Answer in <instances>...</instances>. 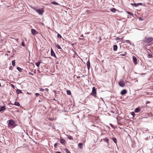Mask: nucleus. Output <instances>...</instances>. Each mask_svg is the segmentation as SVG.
Masks as SVG:
<instances>
[{
    "label": "nucleus",
    "instance_id": "obj_47",
    "mask_svg": "<svg viewBox=\"0 0 153 153\" xmlns=\"http://www.w3.org/2000/svg\"><path fill=\"white\" fill-rule=\"evenodd\" d=\"M80 77L79 76H77L76 78H79Z\"/></svg>",
    "mask_w": 153,
    "mask_h": 153
},
{
    "label": "nucleus",
    "instance_id": "obj_29",
    "mask_svg": "<svg viewBox=\"0 0 153 153\" xmlns=\"http://www.w3.org/2000/svg\"><path fill=\"white\" fill-rule=\"evenodd\" d=\"M12 65L13 66H14L15 65V60H13L12 62Z\"/></svg>",
    "mask_w": 153,
    "mask_h": 153
},
{
    "label": "nucleus",
    "instance_id": "obj_22",
    "mask_svg": "<svg viewBox=\"0 0 153 153\" xmlns=\"http://www.w3.org/2000/svg\"><path fill=\"white\" fill-rule=\"evenodd\" d=\"M40 62H36L35 63V65L37 67H39Z\"/></svg>",
    "mask_w": 153,
    "mask_h": 153
},
{
    "label": "nucleus",
    "instance_id": "obj_35",
    "mask_svg": "<svg viewBox=\"0 0 153 153\" xmlns=\"http://www.w3.org/2000/svg\"><path fill=\"white\" fill-rule=\"evenodd\" d=\"M59 144V143H55L54 145V147L55 148H56V146H57Z\"/></svg>",
    "mask_w": 153,
    "mask_h": 153
},
{
    "label": "nucleus",
    "instance_id": "obj_50",
    "mask_svg": "<svg viewBox=\"0 0 153 153\" xmlns=\"http://www.w3.org/2000/svg\"><path fill=\"white\" fill-rule=\"evenodd\" d=\"M45 90L46 91H48V89H45Z\"/></svg>",
    "mask_w": 153,
    "mask_h": 153
},
{
    "label": "nucleus",
    "instance_id": "obj_45",
    "mask_svg": "<svg viewBox=\"0 0 153 153\" xmlns=\"http://www.w3.org/2000/svg\"><path fill=\"white\" fill-rule=\"evenodd\" d=\"M110 125L112 127H113V125L112 124H111Z\"/></svg>",
    "mask_w": 153,
    "mask_h": 153
},
{
    "label": "nucleus",
    "instance_id": "obj_1",
    "mask_svg": "<svg viewBox=\"0 0 153 153\" xmlns=\"http://www.w3.org/2000/svg\"><path fill=\"white\" fill-rule=\"evenodd\" d=\"M145 40L143 42L145 43H149L152 41L153 40V39L152 37H150L149 38L145 37Z\"/></svg>",
    "mask_w": 153,
    "mask_h": 153
},
{
    "label": "nucleus",
    "instance_id": "obj_8",
    "mask_svg": "<svg viewBox=\"0 0 153 153\" xmlns=\"http://www.w3.org/2000/svg\"><path fill=\"white\" fill-rule=\"evenodd\" d=\"M127 92V90L126 89H123L122 90L120 94L122 95H124L126 94Z\"/></svg>",
    "mask_w": 153,
    "mask_h": 153
},
{
    "label": "nucleus",
    "instance_id": "obj_4",
    "mask_svg": "<svg viewBox=\"0 0 153 153\" xmlns=\"http://www.w3.org/2000/svg\"><path fill=\"white\" fill-rule=\"evenodd\" d=\"M119 85L121 87H123L125 85V83L123 80H121L118 82Z\"/></svg>",
    "mask_w": 153,
    "mask_h": 153
},
{
    "label": "nucleus",
    "instance_id": "obj_17",
    "mask_svg": "<svg viewBox=\"0 0 153 153\" xmlns=\"http://www.w3.org/2000/svg\"><path fill=\"white\" fill-rule=\"evenodd\" d=\"M112 140H113V141L114 142V143L117 144V140L116 138L114 137L112 138Z\"/></svg>",
    "mask_w": 153,
    "mask_h": 153
},
{
    "label": "nucleus",
    "instance_id": "obj_28",
    "mask_svg": "<svg viewBox=\"0 0 153 153\" xmlns=\"http://www.w3.org/2000/svg\"><path fill=\"white\" fill-rule=\"evenodd\" d=\"M152 57V54L149 53L148 54V57L149 58H151Z\"/></svg>",
    "mask_w": 153,
    "mask_h": 153
},
{
    "label": "nucleus",
    "instance_id": "obj_36",
    "mask_svg": "<svg viewBox=\"0 0 153 153\" xmlns=\"http://www.w3.org/2000/svg\"><path fill=\"white\" fill-rule=\"evenodd\" d=\"M131 114L133 116V117H134L135 115V113L134 112H131Z\"/></svg>",
    "mask_w": 153,
    "mask_h": 153
},
{
    "label": "nucleus",
    "instance_id": "obj_46",
    "mask_svg": "<svg viewBox=\"0 0 153 153\" xmlns=\"http://www.w3.org/2000/svg\"><path fill=\"white\" fill-rule=\"evenodd\" d=\"M83 37V34H82V35L80 36V37Z\"/></svg>",
    "mask_w": 153,
    "mask_h": 153
},
{
    "label": "nucleus",
    "instance_id": "obj_16",
    "mask_svg": "<svg viewBox=\"0 0 153 153\" xmlns=\"http://www.w3.org/2000/svg\"><path fill=\"white\" fill-rule=\"evenodd\" d=\"M110 11L112 12L115 13L116 11V10L115 8H112L110 9Z\"/></svg>",
    "mask_w": 153,
    "mask_h": 153
},
{
    "label": "nucleus",
    "instance_id": "obj_31",
    "mask_svg": "<svg viewBox=\"0 0 153 153\" xmlns=\"http://www.w3.org/2000/svg\"><path fill=\"white\" fill-rule=\"evenodd\" d=\"M127 13L128 14L131 15L132 16H133V15H134V14L132 13L129 11L127 12Z\"/></svg>",
    "mask_w": 153,
    "mask_h": 153
},
{
    "label": "nucleus",
    "instance_id": "obj_9",
    "mask_svg": "<svg viewBox=\"0 0 153 153\" xmlns=\"http://www.w3.org/2000/svg\"><path fill=\"white\" fill-rule=\"evenodd\" d=\"M51 56L54 57L55 58H56V57L55 55V54L52 48L51 50Z\"/></svg>",
    "mask_w": 153,
    "mask_h": 153
},
{
    "label": "nucleus",
    "instance_id": "obj_33",
    "mask_svg": "<svg viewBox=\"0 0 153 153\" xmlns=\"http://www.w3.org/2000/svg\"><path fill=\"white\" fill-rule=\"evenodd\" d=\"M21 45H22V46H25V42H24V41H23L22 42Z\"/></svg>",
    "mask_w": 153,
    "mask_h": 153
},
{
    "label": "nucleus",
    "instance_id": "obj_11",
    "mask_svg": "<svg viewBox=\"0 0 153 153\" xmlns=\"http://www.w3.org/2000/svg\"><path fill=\"white\" fill-rule=\"evenodd\" d=\"M5 106H1L0 107V112L3 111L6 109Z\"/></svg>",
    "mask_w": 153,
    "mask_h": 153
},
{
    "label": "nucleus",
    "instance_id": "obj_21",
    "mask_svg": "<svg viewBox=\"0 0 153 153\" xmlns=\"http://www.w3.org/2000/svg\"><path fill=\"white\" fill-rule=\"evenodd\" d=\"M68 138L70 140H73V137L70 135H67Z\"/></svg>",
    "mask_w": 153,
    "mask_h": 153
},
{
    "label": "nucleus",
    "instance_id": "obj_32",
    "mask_svg": "<svg viewBox=\"0 0 153 153\" xmlns=\"http://www.w3.org/2000/svg\"><path fill=\"white\" fill-rule=\"evenodd\" d=\"M65 150L67 153H71L70 151L67 149H65Z\"/></svg>",
    "mask_w": 153,
    "mask_h": 153
},
{
    "label": "nucleus",
    "instance_id": "obj_39",
    "mask_svg": "<svg viewBox=\"0 0 153 153\" xmlns=\"http://www.w3.org/2000/svg\"><path fill=\"white\" fill-rule=\"evenodd\" d=\"M139 20L140 21H143V19L141 17H139Z\"/></svg>",
    "mask_w": 153,
    "mask_h": 153
},
{
    "label": "nucleus",
    "instance_id": "obj_43",
    "mask_svg": "<svg viewBox=\"0 0 153 153\" xmlns=\"http://www.w3.org/2000/svg\"><path fill=\"white\" fill-rule=\"evenodd\" d=\"M118 124L119 125H121V123H118Z\"/></svg>",
    "mask_w": 153,
    "mask_h": 153
},
{
    "label": "nucleus",
    "instance_id": "obj_42",
    "mask_svg": "<svg viewBox=\"0 0 153 153\" xmlns=\"http://www.w3.org/2000/svg\"><path fill=\"white\" fill-rule=\"evenodd\" d=\"M29 74H30V75H33V74H32V73H31V72H29Z\"/></svg>",
    "mask_w": 153,
    "mask_h": 153
},
{
    "label": "nucleus",
    "instance_id": "obj_5",
    "mask_svg": "<svg viewBox=\"0 0 153 153\" xmlns=\"http://www.w3.org/2000/svg\"><path fill=\"white\" fill-rule=\"evenodd\" d=\"M36 12L38 13L39 14L42 15L44 13V11L42 9H37L36 10Z\"/></svg>",
    "mask_w": 153,
    "mask_h": 153
},
{
    "label": "nucleus",
    "instance_id": "obj_13",
    "mask_svg": "<svg viewBox=\"0 0 153 153\" xmlns=\"http://www.w3.org/2000/svg\"><path fill=\"white\" fill-rule=\"evenodd\" d=\"M60 143H61V144H62L63 145H64L66 143V141L63 139H60Z\"/></svg>",
    "mask_w": 153,
    "mask_h": 153
},
{
    "label": "nucleus",
    "instance_id": "obj_14",
    "mask_svg": "<svg viewBox=\"0 0 153 153\" xmlns=\"http://www.w3.org/2000/svg\"><path fill=\"white\" fill-rule=\"evenodd\" d=\"M78 147L81 149H82L83 148V144L82 143H79L78 144Z\"/></svg>",
    "mask_w": 153,
    "mask_h": 153
},
{
    "label": "nucleus",
    "instance_id": "obj_30",
    "mask_svg": "<svg viewBox=\"0 0 153 153\" xmlns=\"http://www.w3.org/2000/svg\"><path fill=\"white\" fill-rule=\"evenodd\" d=\"M56 47L58 49H61V47L59 45H56Z\"/></svg>",
    "mask_w": 153,
    "mask_h": 153
},
{
    "label": "nucleus",
    "instance_id": "obj_44",
    "mask_svg": "<svg viewBox=\"0 0 153 153\" xmlns=\"http://www.w3.org/2000/svg\"><path fill=\"white\" fill-rule=\"evenodd\" d=\"M56 153H61V152H56Z\"/></svg>",
    "mask_w": 153,
    "mask_h": 153
},
{
    "label": "nucleus",
    "instance_id": "obj_23",
    "mask_svg": "<svg viewBox=\"0 0 153 153\" xmlns=\"http://www.w3.org/2000/svg\"><path fill=\"white\" fill-rule=\"evenodd\" d=\"M16 92L17 94H19L22 93V91L19 89H17L16 90Z\"/></svg>",
    "mask_w": 153,
    "mask_h": 153
},
{
    "label": "nucleus",
    "instance_id": "obj_49",
    "mask_svg": "<svg viewBox=\"0 0 153 153\" xmlns=\"http://www.w3.org/2000/svg\"><path fill=\"white\" fill-rule=\"evenodd\" d=\"M150 103V102L149 101H148L146 103Z\"/></svg>",
    "mask_w": 153,
    "mask_h": 153
},
{
    "label": "nucleus",
    "instance_id": "obj_52",
    "mask_svg": "<svg viewBox=\"0 0 153 153\" xmlns=\"http://www.w3.org/2000/svg\"><path fill=\"white\" fill-rule=\"evenodd\" d=\"M53 100H56L55 99V98L53 99Z\"/></svg>",
    "mask_w": 153,
    "mask_h": 153
},
{
    "label": "nucleus",
    "instance_id": "obj_37",
    "mask_svg": "<svg viewBox=\"0 0 153 153\" xmlns=\"http://www.w3.org/2000/svg\"><path fill=\"white\" fill-rule=\"evenodd\" d=\"M57 36L58 38H62L61 36L59 33L57 34Z\"/></svg>",
    "mask_w": 153,
    "mask_h": 153
},
{
    "label": "nucleus",
    "instance_id": "obj_3",
    "mask_svg": "<svg viewBox=\"0 0 153 153\" xmlns=\"http://www.w3.org/2000/svg\"><path fill=\"white\" fill-rule=\"evenodd\" d=\"M131 5L133 6H135V7H137L139 5H141L142 6L145 5V4H142V3H131Z\"/></svg>",
    "mask_w": 153,
    "mask_h": 153
},
{
    "label": "nucleus",
    "instance_id": "obj_51",
    "mask_svg": "<svg viewBox=\"0 0 153 153\" xmlns=\"http://www.w3.org/2000/svg\"><path fill=\"white\" fill-rule=\"evenodd\" d=\"M44 90L43 89H41V91H42L43 90Z\"/></svg>",
    "mask_w": 153,
    "mask_h": 153
},
{
    "label": "nucleus",
    "instance_id": "obj_48",
    "mask_svg": "<svg viewBox=\"0 0 153 153\" xmlns=\"http://www.w3.org/2000/svg\"><path fill=\"white\" fill-rule=\"evenodd\" d=\"M117 40H118L120 39V38L119 37H117Z\"/></svg>",
    "mask_w": 153,
    "mask_h": 153
},
{
    "label": "nucleus",
    "instance_id": "obj_38",
    "mask_svg": "<svg viewBox=\"0 0 153 153\" xmlns=\"http://www.w3.org/2000/svg\"><path fill=\"white\" fill-rule=\"evenodd\" d=\"M35 95L36 97H37L40 95V94H39L38 93H36L35 94Z\"/></svg>",
    "mask_w": 153,
    "mask_h": 153
},
{
    "label": "nucleus",
    "instance_id": "obj_25",
    "mask_svg": "<svg viewBox=\"0 0 153 153\" xmlns=\"http://www.w3.org/2000/svg\"><path fill=\"white\" fill-rule=\"evenodd\" d=\"M14 105L17 106H19L20 105L19 102H15L14 103Z\"/></svg>",
    "mask_w": 153,
    "mask_h": 153
},
{
    "label": "nucleus",
    "instance_id": "obj_19",
    "mask_svg": "<svg viewBox=\"0 0 153 153\" xmlns=\"http://www.w3.org/2000/svg\"><path fill=\"white\" fill-rule=\"evenodd\" d=\"M51 3L53 4H55V5H59V4H58L57 2L54 1H52L51 2Z\"/></svg>",
    "mask_w": 153,
    "mask_h": 153
},
{
    "label": "nucleus",
    "instance_id": "obj_18",
    "mask_svg": "<svg viewBox=\"0 0 153 153\" xmlns=\"http://www.w3.org/2000/svg\"><path fill=\"white\" fill-rule=\"evenodd\" d=\"M140 111V109H139V108H136L134 110V112L135 113H138V112H139Z\"/></svg>",
    "mask_w": 153,
    "mask_h": 153
},
{
    "label": "nucleus",
    "instance_id": "obj_40",
    "mask_svg": "<svg viewBox=\"0 0 153 153\" xmlns=\"http://www.w3.org/2000/svg\"><path fill=\"white\" fill-rule=\"evenodd\" d=\"M11 86H12V87H13V88H15V86L13 85V84H11Z\"/></svg>",
    "mask_w": 153,
    "mask_h": 153
},
{
    "label": "nucleus",
    "instance_id": "obj_2",
    "mask_svg": "<svg viewBox=\"0 0 153 153\" xmlns=\"http://www.w3.org/2000/svg\"><path fill=\"white\" fill-rule=\"evenodd\" d=\"M90 94L92 95L93 96L95 97H96V90L94 87L92 88V91Z\"/></svg>",
    "mask_w": 153,
    "mask_h": 153
},
{
    "label": "nucleus",
    "instance_id": "obj_20",
    "mask_svg": "<svg viewBox=\"0 0 153 153\" xmlns=\"http://www.w3.org/2000/svg\"><path fill=\"white\" fill-rule=\"evenodd\" d=\"M103 140H104L105 142H106L107 143H108L109 139L107 138H103Z\"/></svg>",
    "mask_w": 153,
    "mask_h": 153
},
{
    "label": "nucleus",
    "instance_id": "obj_7",
    "mask_svg": "<svg viewBox=\"0 0 153 153\" xmlns=\"http://www.w3.org/2000/svg\"><path fill=\"white\" fill-rule=\"evenodd\" d=\"M133 62L135 65L137 64V59L136 57L133 56Z\"/></svg>",
    "mask_w": 153,
    "mask_h": 153
},
{
    "label": "nucleus",
    "instance_id": "obj_24",
    "mask_svg": "<svg viewBox=\"0 0 153 153\" xmlns=\"http://www.w3.org/2000/svg\"><path fill=\"white\" fill-rule=\"evenodd\" d=\"M16 69L19 71L21 72L22 71V69L21 68L19 67H17Z\"/></svg>",
    "mask_w": 153,
    "mask_h": 153
},
{
    "label": "nucleus",
    "instance_id": "obj_12",
    "mask_svg": "<svg viewBox=\"0 0 153 153\" xmlns=\"http://www.w3.org/2000/svg\"><path fill=\"white\" fill-rule=\"evenodd\" d=\"M32 33L34 35L37 34L38 33L37 31L33 29H32L31 30Z\"/></svg>",
    "mask_w": 153,
    "mask_h": 153
},
{
    "label": "nucleus",
    "instance_id": "obj_41",
    "mask_svg": "<svg viewBox=\"0 0 153 153\" xmlns=\"http://www.w3.org/2000/svg\"><path fill=\"white\" fill-rule=\"evenodd\" d=\"M12 66H10V69H11V70H12Z\"/></svg>",
    "mask_w": 153,
    "mask_h": 153
},
{
    "label": "nucleus",
    "instance_id": "obj_27",
    "mask_svg": "<svg viewBox=\"0 0 153 153\" xmlns=\"http://www.w3.org/2000/svg\"><path fill=\"white\" fill-rule=\"evenodd\" d=\"M127 54V53L126 52H124L123 54H120V56H125Z\"/></svg>",
    "mask_w": 153,
    "mask_h": 153
},
{
    "label": "nucleus",
    "instance_id": "obj_10",
    "mask_svg": "<svg viewBox=\"0 0 153 153\" xmlns=\"http://www.w3.org/2000/svg\"><path fill=\"white\" fill-rule=\"evenodd\" d=\"M86 65H87L88 69V70H89L90 68V64L89 60L87 61L86 63Z\"/></svg>",
    "mask_w": 153,
    "mask_h": 153
},
{
    "label": "nucleus",
    "instance_id": "obj_15",
    "mask_svg": "<svg viewBox=\"0 0 153 153\" xmlns=\"http://www.w3.org/2000/svg\"><path fill=\"white\" fill-rule=\"evenodd\" d=\"M117 49V46L116 45H114L113 46V50L114 51H116Z\"/></svg>",
    "mask_w": 153,
    "mask_h": 153
},
{
    "label": "nucleus",
    "instance_id": "obj_55",
    "mask_svg": "<svg viewBox=\"0 0 153 153\" xmlns=\"http://www.w3.org/2000/svg\"><path fill=\"white\" fill-rule=\"evenodd\" d=\"M39 102H41V101L40 100H39Z\"/></svg>",
    "mask_w": 153,
    "mask_h": 153
},
{
    "label": "nucleus",
    "instance_id": "obj_6",
    "mask_svg": "<svg viewBox=\"0 0 153 153\" xmlns=\"http://www.w3.org/2000/svg\"><path fill=\"white\" fill-rule=\"evenodd\" d=\"M15 123V122L14 121L12 120H9L8 124L11 125V126H13L14 125Z\"/></svg>",
    "mask_w": 153,
    "mask_h": 153
},
{
    "label": "nucleus",
    "instance_id": "obj_53",
    "mask_svg": "<svg viewBox=\"0 0 153 153\" xmlns=\"http://www.w3.org/2000/svg\"><path fill=\"white\" fill-rule=\"evenodd\" d=\"M1 83H0V87H1Z\"/></svg>",
    "mask_w": 153,
    "mask_h": 153
},
{
    "label": "nucleus",
    "instance_id": "obj_54",
    "mask_svg": "<svg viewBox=\"0 0 153 153\" xmlns=\"http://www.w3.org/2000/svg\"><path fill=\"white\" fill-rule=\"evenodd\" d=\"M147 50H149V51H150V50H149V49H147Z\"/></svg>",
    "mask_w": 153,
    "mask_h": 153
},
{
    "label": "nucleus",
    "instance_id": "obj_34",
    "mask_svg": "<svg viewBox=\"0 0 153 153\" xmlns=\"http://www.w3.org/2000/svg\"><path fill=\"white\" fill-rule=\"evenodd\" d=\"M125 41L127 43H129L130 44H131L130 41L129 40H125Z\"/></svg>",
    "mask_w": 153,
    "mask_h": 153
},
{
    "label": "nucleus",
    "instance_id": "obj_26",
    "mask_svg": "<svg viewBox=\"0 0 153 153\" xmlns=\"http://www.w3.org/2000/svg\"><path fill=\"white\" fill-rule=\"evenodd\" d=\"M67 94L68 95H70L71 94V92L70 91L68 90L67 91Z\"/></svg>",
    "mask_w": 153,
    "mask_h": 153
}]
</instances>
